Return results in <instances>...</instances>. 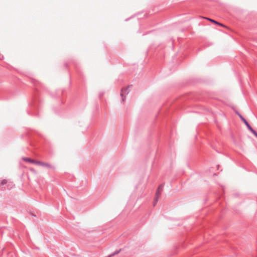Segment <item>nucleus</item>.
I'll use <instances>...</instances> for the list:
<instances>
[{
	"label": "nucleus",
	"instance_id": "4",
	"mask_svg": "<svg viewBox=\"0 0 257 257\" xmlns=\"http://www.w3.org/2000/svg\"><path fill=\"white\" fill-rule=\"evenodd\" d=\"M8 182V181L6 179H3L0 182V190H3L6 189V187L4 186L6 185Z\"/></svg>",
	"mask_w": 257,
	"mask_h": 257
},
{
	"label": "nucleus",
	"instance_id": "3",
	"mask_svg": "<svg viewBox=\"0 0 257 257\" xmlns=\"http://www.w3.org/2000/svg\"><path fill=\"white\" fill-rule=\"evenodd\" d=\"M236 113L239 116L241 120L244 122L247 128H248L249 126H250V125L248 123L247 121L238 112H236Z\"/></svg>",
	"mask_w": 257,
	"mask_h": 257
},
{
	"label": "nucleus",
	"instance_id": "10",
	"mask_svg": "<svg viewBox=\"0 0 257 257\" xmlns=\"http://www.w3.org/2000/svg\"><path fill=\"white\" fill-rule=\"evenodd\" d=\"M254 135H255V134H256V133H257L255 130H254L252 127L250 126H249V127L248 128Z\"/></svg>",
	"mask_w": 257,
	"mask_h": 257
},
{
	"label": "nucleus",
	"instance_id": "12",
	"mask_svg": "<svg viewBox=\"0 0 257 257\" xmlns=\"http://www.w3.org/2000/svg\"><path fill=\"white\" fill-rule=\"evenodd\" d=\"M254 136L257 138V133H256Z\"/></svg>",
	"mask_w": 257,
	"mask_h": 257
},
{
	"label": "nucleus",
	"instance_id": "11",
	"mask_svg": "<svg viewBox=\"0 0 257 257\" xmlns=\"http://www.w3.org/2000/svg\"><path fill=\"white\" fill-rule=\"evenodd\" d=\"M33 83L35 85H37V83H38V82H37L36 80H33Z\"/></svg>",
	"mask_w": 257,
	"mask_h": 257
},
{
	"label": "nucleus",
	"instance_id": "1",
	"mask_svg": "<svg viewBox=\"0 0 257 257\" xmlns=\"http://www.w3.org/2000/svg\"><path fill=\"white\" fill-rule=\"evenodd\" d=\"M132 85H129L127 87L122 88L121 89L120 96L122 98V101L124 102L125 99V94H127L130 92L129 88L132 87Z\"/></svg>",
	"mask_w": 257,
	"mask_h": 257
},
{
	"label": "nucleus",
	"instance_id": "7",
	"mask_svg": "<svg viewBox=\"0 0 257 257\" xmlns=\"http://www.w3.org/2000/svg\"><path fill=\"white\" fill-rule=\"evenodd\" d=\"M204 18L207 19V20H209V21H211V22H212L213 23H215V24H217V25H220V26H223V24H220V23H219V22H217V21H215L214 20H212L211 19L208 18Z\"/></svg>",
	"mask_w": 257,
	"mask_h": 257
},
{
	"label": "nucleus",
	"instance_id": "8",
	"mask_svg": "<svg viewBox=\"0 0 257 257\" xmlns=\"http://www.w3.org/2000/svg\"><path fill=\"white\" fill-rule=\"evenodd\" d=\"M121 249H119L118 250L112 253L108 257H110V256H113L114 255L118 254L121 251Z\"/></svg>",
	"mask_w": 257,
	"mask_h": 257
},
{
	"label": "nucleus",
	"instance_id": "5",
	"mask_svg": "<svg viewBox=\"0 0 257 257\" xmlns=\"http://www.w3.org/2000/svg\"><path fill=\"white\" fill-rule=\"evenodd\" d=\"M43 167L48 168L49 169H55V168L54 166L51 165L49 163L43 162L42 163V164L41 165Z\"/></svg>",
	"mask_w": 257,
	"mask_h": 257
},
{
	"label": "nucleus",
	"instance_id": "9",
	"mask_svg": "<svg viewBox=\"0 0 257 257\" xmlns=\"http://www.w3.org/2000/svg\"><path fill=\"white\" fill-rule=\"evenodd\" d=\"M42 163H43V162H42V161H37V160H35L34 164L37 165L41 166L42 164Z\"/></svg>",
	"mask_w": 257,
	"mask_h": 257
},
{
	"label": "nucleus",
	"instance_id": "2",
	"mask_svg": "<svg viewBox=\"0 0 257 257\" xmlns=\"http://www.w3.org/2000/svg\"><path fill=\"white\" fill-rule=\"evenodd\" d=\"M164 184H162L160 185L158 188L157 191L156 192V198H155V202H154V205H155V203L157 201L158 198L160 195V192L162 191L163 187H164Z\"/></svg>",
	"mask_w": 257,
	"mask_h": 257
},
{
	"label": "nucleus",
	"instance_id": "6",
	"mask_svg": "<svg viewBox=\"0 0 257 257\" xmlns=\"http://www.w3.org/2000/svg\"><path fill=\"white\" fill-rule=\"evenodd\" d=\"M23 160L25 161V162H29V163H32V164H34V161H35V160L32 159L30 158H24Z\"/></svg>",
	"mask_w": 257,
	"mask_h": 257
}]
</instances>
